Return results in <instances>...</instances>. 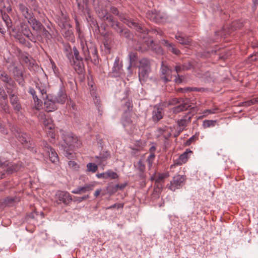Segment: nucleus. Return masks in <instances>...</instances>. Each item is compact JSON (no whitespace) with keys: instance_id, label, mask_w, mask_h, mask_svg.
Listing matches in <instances>:
<instances>
[{"instance_id":"f257e3e1","label":"nucleus","mask_w":258,"mask_h":258,"mask_svg":"<svg viewBox=\"0 0 258 258\" xmlns=\"http://www.w3.org/2000/svg\"><path fill=\"white\" fill-rule=\"evenodd\" d=\"M60 133L63 141L61 143V148L64 152V155L68 158L70 159L73 157V153L71 151L74 148L80 146V141L77 136L71 132L61 131Z\"/></svg>"},{"instance_id":"f03ea898","label":"nucleus","mask_w":258,"mask_h":258,"mask_svg":"<svg viewBox=\"0 0 258 258\" xmlns=\"http://www.w3.org/2000/svg\"><path fill=\"white\" fill-rule=\"evenodd\" d=\"M38 93L40 97L44 100V108L47 112H51L55 110L57 108L56 101L51 95H48L46 94V91L44 88L37 87Z\"/></svg>"},{"instance_id":"7ed1b4c3","label":"nucleus","mask_w":258,"mask_h":258,"mask_svg":"<svg viewBox=\"0 0 258 258\" xmlns=\"http://www.w3.org/2000/svg\"><path fill=\"white\" fill-rule=\"evenodd\" d=\"M98 15L99 17L101 19L104 20H107L109 22L111 23V26L117 32L119 33L120 35L123 36L125 37L129 36L128 32L126 29H123L119 23L114 21L113 20L112 16L108 14L106 10H102L101 11H98Z\"/></svg>"},{"instance_id":"20e7f679","label":"nucleus","mask_w":258,"mask_h":258,"mask_svg":"<svg viewBox=\"0 0 258 258\" xmlns=\"http://www.w3.org/2000/svg\"><path fill=\"white\" fill-rule=\"evenodd\" d=\"M168 105H177L172 109L173 113L177 114L179 112L187 110L191 105L189 103L187 98H172L169 100Z\"/></svg>"},{"instance_id":"39448f33","label":"nucleus","mask_w":258,"mask_h":258,"mask_svg":"<svg viewBox=\"0 0 258 258\" xmlns=\"http://www.w3.org/2000/svg\"><path fill=\"white\" fill-rule=\"evenodd\" d=\"M150 72V61L147 58L141 59L139 68V78L142 83L148 78Z\"/></svg>"},{"instance_id":"423d86ee","label":"nucleus","mask_w":258,"mask_h":258,"mask_svg":"<svg viewBox=\"0 0 258 258\" xmlns=\"http://www.w3.org/2000/svg\"><path fill=\"white\" fill-rule=\"evenodd\" d=\"M81 46L86 60H96L98 56L97 50L95 46H92L89 48L86 43L83 40L81 41Z\"/></svg>"},{"instance_id":"0eeeda50","label":"nucleus","mask_w":258,"mask_h":258,"mask_svg":"<svg viewBox=\"0 0 258 258\" xmlns=\"http://www.w3.org/2000/svg\"><path fill=\"white\" fill-rule=\"evenodd\" d=\"M38 119L43 122L45 131L48 133L49 136L53 138L54 136V125L50 118L46 117L44 113H40L38 116Z\"/></svg>"},{"instance_id":"6e6552de","label":"nucleus","mask_w":258,"mask_h":258,"mask_svg":"<svg viewBox=\"0 0 258 258\" xmlns=\"http://www.w3.org/2000/svg\"><path fill=\"white\" fill-rule=\"evenodd\" d=\"M55 203L59 205L61 203L64 205H69L72 202V198L70 194L66 191L58 190L55 196Z\"/></svg>"},{"instance_id":"1a4fd4ad","label":"nucleus","mask_w":258,"mask_h":258,"mask_svg":"<svg viewBox=\"0 0 258 258\" xmlns=\"http://www.w3.org/2000/svg\"><path fill=\"white\" fill-rule=\"evenodd\" d=\"M73 50L74 54L71 64L74 66L75 70L78 73H81L83 72L84 68L83 58L80 56L79 52L76 47H74Z\"/></svg>"},{"instance_id":"9d476101","label":"nucleus","mask_w":258,"mask_h":258,"mask_svg":"<svg viewBox=\"0 0 258 258\" xmlns=\"http://www.w3.org/2000/svg\"><path fill=\"white\" fill-rule=\"evenodd\" d=\"M42 146L44 151L48 154L50 160L53 163H57L58 157L55 150L49 146L45 141L43 142Z\"/></svg>"},{"instance_id":"9b49d317","label":"nucleus","mask_w":258,"mask_h":258,"mask_svg":"<svg viewBox=\"0 0 258 258\" xmlns=\"http://www.w3.org/2000/svg\"><path fill=\"white\" fill-rule=\"evenodd\" d=\"M121 20L123 23L128 25L130 27L136 29L138 32L141 33H145L146 31L142 25L135 21L129 19L128 18L124 17L121 18Z\"/></svg>"},{"instance_id":"f8f14e48","label":"nucleus","mask_w":258,"mask_h":258,"mask_svg":"<svg viewBox=\"0 0 258 258\" xmlns=\"http://www.w3.org/2000/svg\"><path fill=\"white\" fill-rule=\"evenodd\" d=\"M0 166L5 167L8 166L7 172L10 174L15 172L19 171L22 167V163L19 162L18 163H13L9 165L8 161L3 162L0 160Z\"/></svg>"},{"instance_id":"ddd939ff","label":"nucleus","mask_w":258,"mask_h":258,"mask_svg":"<svg viewBox=\"0 0 258 258\" xmlns=\"http://www.w3.org/2000/svg\"><path fill=\"white\" fill-rule=\"evenodd\" d=\"M184 180V177L183 176L178 175L174 176L170 182L169 188L172 191H175L176 189H178L181 186Z\"/></svg>"},{"instance_id":"4468645a","label":"nucleus","mask_w":258,"mask_h":258,"mask_svg":"<svg viewBox=\"0 0 258 258\" xmlns=\"http://www.w3.org/2000/svg\"><path fill=\"white\" fill-rule=\"evenodd\" d=\"M169 176L168 173L158 174L157 175L155 174L151 177L152 181H155V184L157 188H161L162 183L164 182V179Z\"/></svg>"},{"instance_id":"2eb2a0df","label":"nucleus","mask_w":258,"mask_h":258,"mask_svg":"<svg viewBox=\"0 0 258 258\" xmlns=\"http://www.w3.org/2000/svg\"><path fill=\"white\" fill-rule=\"evenodd\" d=\"M77 3L79 11L84 15L87 14L89 17L91 18L88 0H77Z\"/></svg>"},{"instance_id":"dca6fc26","label":"nucleus","mask_w":258,"mask_h":258,"mask_svg":"<svg viewBox=\"0 0 258 258\" xmlns=\"http://www.w3.org/2000/svg\"><path fill=\"white\" fill-rule=\"evenodd\" d=\"M161 74L162 78L164 80L165 82L170 81L172 79V70L171 69L166 65L163 62L162 63L161 68Z\"/></svg>"},{"instance_id":"f3484780","label":"nucleus","mask_w":258,"mask_h":258,"mask_svg":"<svg viewBox=\"0 0 258 258\" xmlns=\"http://www.w3.org/2000/svg\"><path fill=\"white\" fill-rule=\"evenodd\" d=\"M147 17L156 23H160L162 16L161 14L156 10L148 11L146 13Z\"/></svg>"},{"instance_id":"a211bd4d","label":"nucleus","mask_w":258,"mask_h":258,"mask_svg":"<svg viewBox=\"0 0 258 258\" xmlns=\"http://www.w3.org/2000/svg\"><path fill=\"white\" fill-rule=\"evenodd\" d=\"M164 115V111L162 107L160 106H155L152 112V118L154 121H158L161 119Z\"/></svg>"},{"instance_id":"6ab92c4d","label":"nucleus","mask_w":258,"mask_h":258,"mask_svg":"<svg viewBox=\"0 0 258 258\" xmlns=\"http://www.w3.org/2000/svg\"><path fill=\"white\" fill-rule=\"evenodd\" d=\"M192 153V151H189L188 152H185L184 153L181 154L177 159L174 160V164L171 165V168L175 166L181 165L185 163L188 159V154Z\"/></svg>"},{"instance_id":"aec40b11","label":"nucleus","mask_w":258,"mask_h":258,"mask_svg":"<svg viewBox=\"0 0 258 258\" xmlns=\"http://www.w3.org/2000/svg\"><path fill=\"white\" fill-rule=\"evenodd\" d=\"M175 38L180 44L183 45L189 46L191 44V39L188 37L184 36L181 33H177L175 35Z\"/></svg>"},{"instance_id":"412c9836","label":"nucleus","mask_w":258,"mask_h":258,"mask_svg":"<svg viewBox=\"0 0 258 258\" xmlns=\"http://www.w3.org/2000/svg\"><path fill=\"white\" fill-rule=\"evenodd\" d=\"M29 93L33 96L34 101V107L37 110H39L42 107V102L39 99L38 96L36 95L37 92L33 89H30ZM38 94V93L37 92Z\"/></svg>"},{"instance_id":"4be33fe9","label":"nucleus","mask_w":258,"mask_h":258,"mask_svg":"<svg viewBox=\"0 0 258 258\" xmlns=\"http://www.w3.org/2000/svg\"><path fill=\"white\" fill-rule=\"evenodd\" d=\"M28 22L31 25L33 30L37 32V34L44 28L41 23L36 19L32 18Z\"/></svg>"},{"instance_id":"5701e85b","label":"nucleus","mask_w":258,"mask_h":258,"mask_svg":"<svg viewBox=\"0 0 258 258\" xmlns=\"http://www.w3.org/2000/svg\"><path fill=\"white\" fill-rule=\"evenodd\" d=\"M163 44L165 46L168 50L175 55H179L180 53V50L175 47L174 44L170 43L167 40H164Z\"/></svg>"},{"instance_id":"b1692460","label":"nucleus","mask_w":258,"mask_h":258,"mask_svg":"<svg viewBox=\"0 0 258 258\" xmlns=\"http://www.w3.org/2000/svg\"><path fill=\"white\" fill-rule=\"evenodd\" d=\"M67 95L65 92L62 90L60 91L56 96L53 97L56 102L63 104L65 103L67 99Z\"/></svg>"},{"instance_id":"393cba45","label":"nucleus","mask_w":258,"mask_h":258,"mask_svg":"<svg viewBox=\"0 0 258 258\" xmlns=\"http://www.w3.org/2000/svg\"><path fill=\"white\" fill-rule=\"evenodd\" d=\"M63 50L65 55L69 59L71 63H72V59H73V50L69 44H66L63 46Z\"/></svg>"},{"instance_id":"a878e982","label":"nucleus","mask_w":258,"mask_h":258,"mask_svg":"<svg viewBox=\"0 0 258 258\" xmlns=\"http://www.w3.org/2000/svg\"><path fill=\"white\" fill-rule=\"evenodd\" d=\"M0 79L6 85H12L14 80L5 72H0Z\"/></svg>"},{"instance_id":"bb28decb","label":"nucleus","mask_w":258,"mask_h":258,"mask_svg":"<svg viewBox=\"0 0 258 258\" xmlns=\"http://www.w3.org/2000/svg\"><path fill=\"white\" fill-rule=\"evenodd\" d=\"M21 28L22 32L23 34L29 38L31 41H33V40L30 38L32 36V34L30 32L28 25L26 23L23 22L21 24Z\"/></svg>"},{"instance_id":"cd10ccee","label":"nucleus","mask_w":258,"mask_h":258,"mask_svg":"<svg viewBox=\"0 0 258 258\" xmlns=\"http://www.w3.org/2000/svg\"><path fill=\"white\" fill-rule=\"evenodd\" d=\"M6 89L7 90V93L10 96H11L12 95H16L17 92V88H16V84L15 82V81H13V83L11 85H6Z\"/></svg>"},{"instance_id":"c85d7f7f","label":"nucleus","mask_w":258,"mask_h":258,"mask_svg":"<svg viewBox=\"0 0 258 258\" xmlns=\"http://www.w3.org/2000/svg\"><path fill=\"white\" fill-rule=\"evenodd\" d=\"M109 154L107 152L101 154L100 156L96 157V158L98 159L97 162H98L99 164L105 166L106 161L108 158H109Z\"/></svg>"},{"instance_id":"c756f323","label":"nucleus","mask_w":258,"mask_h":258,"mask_svg":"<svg viewBox=\"0 0 258 258\" xmlns=\"http://www.w3.org/2000/svg\"><path fill=\"white\" fill-rule=\"evenodd\" d=\"M37 35L38 37H44L46 40H49L51 38V34L44 28V27L37 34Z\"/></svg>"},{"instance_id":"7c9ffc66","label":"nucleus","mask_w":258,"mask_h":258,"mask_svg":"<svg viewBox=\"0 0 258 258\" xmlns=\"http://www.w3.org/2000/svg\"><path fill=\"white\" fill-rule=\"evenodd\" d=\"M129 58L130 61V64L128 67V69H130L132 67L136 64V61L137 59V53L136 52H130L129 54Z\"/></svg>"},{"instance_id":"2f4dec72","label":"nucleus","mask_w":258,"mask_h":258,"mask_svg":"<svg viewBox=\"0 0 258 258\" xmlns=\"http://www.w3.org/2000/svg\"><path fill=\"white\" fill-rule=\"evenodd\" d=\"M91 89L90 90V93L91 96L93 97V99L94 101V103L96 105H98L100 104V99L99 97L97 96V92L96 90L94 89L93 86H91Z\"/></svg>"},{"instance_id":"473e14b6","label":"nucleus","mask_w":258,"mask_h":258,"mask_svg":"<svg viewBox=\"0 0 258 258\" xmlns=\"http://www.w3.org/2000/svg\"><path fill=\"white\" fill-rule=\"evenodd\" d=\"M17 137L19 141L22 144L26 143L28 142V140H29V136L25 133H21L18 134Z\"/></svg>"},{"instance_id":"72a5a7b5","label":"nucleus","mask_w":258,"mask_h":258,"mask_svg":"<svg viewBox=\"0 0 258 258\" xmlns=\"http://www.w3.org/2000/svg\"><path fill=\"white\" fill-rule=\"evenodd\" d=\"M190 117L188 118V120H187L185 119H181L180 120H178L177 121V124L178 125L179 127H180L179 132H181L183 131V130L186 127L187 125V122L190 121Z\"/></svg>"},{"instance_id":"f704fd0d","label":"nucleus","mask_w":258,"mask_h":258,"mask_svg":"<svg viewBox=\"0 0 258 258\" xmlns=\"http://www.w3.org/2000/svg\"><path fill=\"white\" fill-rule=\"evenodd\" d=\"M95 186L94 183L86 184L84 186L80 187L82 193H85L87 191H91L93 190Z\"/></svg>"},{"instance_id":"c9c22d12","label":"nucleus","mask_w":258,"mask_h":258,"mask_svg":"<svg viewBox=\"0 0 258 258\" xmlns=\"http://www.w3.org/2000/svg\"><path fill=\"white\" fill-rule=\"evenodd\" d=\"M2 18L3 21L5 22L8 29L11 28L12 27V21L10 17L7 14H2Z\"/></svg>"},{"instance_id":"e433bc0d","label":"nucleus","mask_w":258,"mask_h":258,"mask_svg":"<svg viewBox=\"0 0 258 258\" xmlns=\"http://www.w3.org/2000/svg\"><path fill=\"white\" fill-rule=\"evenodd\" d=\"M106 174L107 175V179L109 178L111 179H115L118 178L117 174L111 170H108L106 171Z\"/></svg>"},{"instance_id":"4c0bfd02","label":"nucleus","mask_w":258,"mask_h":258,"mask_svg":"<svg viewBox=\"0 0 258 258\" xmlns=\"http://www.w3.org/2000/svg\"><path fill=\"white\" fill-rule=\"evenodd\" d=\"M87 171L95 173L98 169V167L94 163H89L87 165Z\"/></svg>"},{"instance_id":"58836bf2","label":"nucleus","mask_w":258,"mask_h":258,"mask_svg":"<svg viewBox=\"0 0 258 258\" xmlns=\"http://www.w3.org/2000/svg\"><path fill=\"white\" fill-rule=\"evenodd\" d=\"M121 68V66L119 65V60L118 57H116L115 58L114 66L113 68V70L114 72H118V73H120V70Z\"/></svg>"},{"instance_id":"ea45409f","label":"nucleus","mask_w":258,"mask_h":258,"mask_svg":"<svg viewBox=\"0 0 258 258\" xmlns=\"http://www.w3.org/2000/svg\"><path fill=\"white\" fill-rule=\"evenodd\" d=\"M216 124L215 120H205L203 122V125L205 128L209 127L210 126H214Z\"/></svg>"},{"instance_id":"a19ab883","label":"nucleus","mask_w":258,"mask_h":258,"mask_svg":"<svg viewBox=\"0 0 258 258\" xmlns=\"http://www.w3.org/2000/svg\"><path fill=\"white\" fill-rule=\"evenodd\" d=\"M13 73L15 79L23 76L22 71L17 67H15L14 68Z\"/></svg>"},{"instance_id":"79ce46f5","label":"nucleus","mask_w":258,"mask_h":258,"mask_svg":"<svg viewBox=\"0 0 258 258\" xmlns=\"http://www.w3.org/2000/svg\"><path fill=\"white\" fill-rule=\"evenodd\" d=\"M155 158V155L154 153L150 154L148 156L147 162H148V164L149 167L150 168L152 166V164L154 161Z\"/></svg>"},{"instance_id":"37998d69","label":"nucleus","mask_w":258,"mask_h":258,"mask_svg":"<svg viewBox=\"0 0 258 258\" xmlns=\"http://www.w3.org/2000/svg\"><path fill=\"white\" fill-rule=\"evenodd\" d=\"M24 17L28 20V21L32 18V12L29 10L28 9L26 10V11H23L22 13Z\"/></svg>"},{"instance_id":"c03bdc74","label":"nucleus","mask_w":258,"mask_h":258,"mask_svg":"<svg viewBox=\"0 0 258 258\" xmlns=\"http://www.w3.org/2000/svg\"><path fill=\"white\" fill-rule=\"evenodd\" d=\"M10 98V101L11 104H14L19 101L18 97L17 94L16 95H12L11 96H9Z\"/></svg>"},{"instance_id":"a18cd8bd","label":"nucleus","mask_w":258,"mask_h":258,"mask_svg":"<svg viewBox=\"0 0 258 258\" xmlns=\"http://www.w3.org/2000/svg\"><path fill=\"white\" fill-rule=\"evenodd\" d=\"M186 69L184 66L177 64L175 66V72L177 75L181 73L182 71Z\"/></svg>"},{"instance_id":"49530a36","label":"nucleus","mask_w":258,"mask_h":258,"mask_svg":"<svg viewBox=\"0 0 258 258\" xmlns=\"http://www.w3.org/2000/svg\"><path fill=\"white\" fill-rule=\"evenodd\" d=\"M137 167L138 170H140L141 172H143L145 169V166L144 164L143 163V161L141 160H140L137 165Z\"/></svg>"},{"instance_id":"de8ad7c7","label":"nucleus","mask_w":258,"mask_h":258,"mask_svg":"<svg viewBox=\"0 0 258 258\" xmlns=\"http://www.w3.org/2000/svg\"><path fill=\"white\" fill-rule=\"evenodd\" d=\"M126 185V184H117L115 185V186L113 188V190L112 192H115L117 191L118 189L121 190L123 189Z\"/></svg>"},{"instance_id":"09e8293b","label":"nucleus","mask_w":258,"mask_h":258,"mask_svg":"<svg viewBox=\"0 0 258 258\" xmlns=\"http://www.w3.org/2000/svg\"><path fill=\"white\" fill-rule=\"evenodd\" d=\"M123 204H114V205L106 208V210L112 209L114 208H122L123 207Z\"/></svg>"},{"instance_id":"8fccbe9b","label":"nucleus","mask_w":258,"mask_h":258,"mask_svg":"<svg viewBox=\"0 0 258 258\" xmlns=\"http://www.w3.org/2000/svg\"><path fill=\"white\" fill-rule=\"evenodd\" d=\"M0 98L6 100L7 99V95L2 87L0 86Z\"/></svg>"},{"instance_id":"3c124183","label":"nucleus","mask_w":258,"mask_h":258,"mask_svg":"<svg viewBox=\"0 0 258 258\" xmlns=\"http://www.w3.org/2000/svg\"><path fill=\"white\" fill-rule=\"evenodd\" d=\"M68 164H69V166L70 167H71L74 169H77L79 168V166L78 165V164L74 161H70L69 162Z\"/></svg>"},{"instance_id":"603ef678","label":"nucleus","mask_w":258,"mask_h":258,"mask_svg":"<svg viewBox=\"0 0 258 258\" xmlns=\"http://www.w3.org/2000/svg\"><path fill=\"white\" fill-rule=\"evenodd\" d=\"M12 105L14 108V109L16 111V112H19L21 109V105L19 102L14 103V104H12Z\"/></svg>"},{"instance_id":"864d4df0","label":"nucleus","mask_w":258,"mask_h":258,"mask_svg":"<svg viewBox=\"0 0 258 258\" xmlns=\"http://www.w3.org/2000/svg\"><path fill=\"white\" fill-rule=\"evenodd\" d=\"M152 42H153L152 40H150V45H149V43H148L147 44V46H144V45L143 47L142 46L140 47L139 49V50L143 52V51H146L148 49H149L150 47H152L151 45V43H152Z\"/></svg>"},{"instance_id":"5fc2aeb1","label":"nucleus","mask_w":258,"mask_h":258,"mask_svg":"<svg viewBox=\"0 0 258 258\" xmlns=\"http://www.w3.org/2000/svg\"><path fill=\"white\" fill-rule=\"evenodd\" d=\"M197 139H198V138L197 137H196L195 136H193L191 138H190L188 140L186 141V142L185 143V145L186 146H189L190 145H191V144L192 143H193Z\"/></svg>"},{"instance_id":"6e6d98bb","label":"nucleus","mask_w":258,"mask_h":258,"mask_svg":"<svg viewBox=\"0 0 258 258\" xmlns=\"http://www.w3.org/2000/svg\"><path fill=\"white\" fill-rule=\"evenodd\" d=\"M184 90H185L186 91H196L200 92V91H203L204 89L202 88H196V87L190 88V87H188V88H186L184 89Z\"/></svg>"},{"instance_id":"4d7b16f0","label":"nucleus","mask_w":258,"mask_h":258,"mask_svg":"<svg viewBox=\"0 0 258 258\" xmlns=\"http://www.w3.org/2000/svg\"><path fill=\"white\" fill-rule=\"evenodd\" d=\"M5 101V102L4 103H2L1 105H2V107L3 108V109L4 110V111L5 112H9V106H8V105L7 104V100H4Z\"/></svg>"},{"instance_id":"13d9d810","label":"nucleus","mask_w":258,"mask_h":258,"mask_svg":"<svg viewBox=\"0 0 258 258\" xmlns=\"http://www.w3.org/2000/svg\"><path fill=\"white\" fill-rule=\"evenodd\" d=\"M19 85L24 86L25 85V81L23 76L15 79Z\"/></svg>"},{"instance_id":"bf43d9fd","label":"nucleus","mask_w":258,"mask_h":258,"mask_svg":"<svg viewBox=\"0 0 258 258\" xmlns=\"http://www.w3.org/2000/svg\"><path fill=\"white\" fill-rule=\"evenodd\" d=\"M106 171L105 172L101 173H98L96 174V176L98 178H104V179H107V175H106Z\"/></svg>"},{"instance_id":"052dcab7","label":"nucleus","mask_w":258,"mask_h":258,"mask_svg":"<svg viewBox=\"0 0 258 258\" xmlns=\"http://www.w3.org/2000/svg\"><path fill=\"white\" fill-rule=\"evenodd\" d=\"M19 8L21 12L22 13L23 11H26L28 8L23 4H20L19 5Z\"/></svg>"},{"instance_id":"680f3d73","label":"nucleus","mask_w":258,"mask_h":258,"mask_svg":"<svg viewBox=\"0 0 258 258\" xmlns=\"http://www.w3.org/2000/svg\"><path fill=\"white\" fill-rule=\"evenodd\" d=\"M216 109H207L204 111V113L205 114H213L215 113Z\"/></svg>"},{"instance_id":"e2e57ef3","label":"nucleus","mask_w":258,"mask_h":258,"mask_svg":"<svg viewBox=\"0 0 258 258\" xmlns=\"http://www.w3.org/2000/svg\"><path fill=\"white\" fill-rule=\"evenodd\" d=\"M72 192L73 193V194H82L80 187H79L73 190L72 191Z\"/></svg>"},{"instance_id":"0e129e2a","label":"nucleus","mask_w":258,"mask_h":258,"mask_svg":"<svg viewBox=\"0 0 258 258\" xmlns=\"http://www.w3.org/2000/svg\"><path fill=\"white\" fill-rule=\"evenodd\" d=\"M14 201L13 198H8L5 200L6 204H8L12 203Z\"/></svg>"},{"instance_id":"69168bd1","label":"nucleus","mask_w":258,"mask_h":258,"mask_svg":"<svg viewBox=\"0 0 258 258\" xmlns=\"http://www.w3.org/2000/svg\"><path fill=\"white\" fill-rule=\"evenodd\" d=\"M110 10L113 14H115V15L118 14V10L116 8L111 7L110 9Z\"/></svg>"},{"instance_id":"338daca9","label":"nucleus","mask_w":258,"mask_h":258,"mask_svg":"<svg viewBox=\"0 0 258 258\" xmlns=\"http://www.w3.org/2000/svg\"><path fill=\"white\" fill-rule=\"evenodd\" d=\"M257 60H258V56L257 53L251 56V60L256 61Z\"/></svg>"},{"instance_id":"774afa93","label":"nucleus","mask_w":258,"mask_h":258,"mask_svg":"<svg viewBox=\"0 0 258 258\" xmlns=\"http://www.w3.org/2000/svg\"><path fill=\"white\" fill-rule=\"evenodd\" d=\"M88 198H89V196H85L84 197L79 198V200H78V201L79 202H82V201H83L84 200H86V199H87Z\"/></svg>"}]
</instances>
